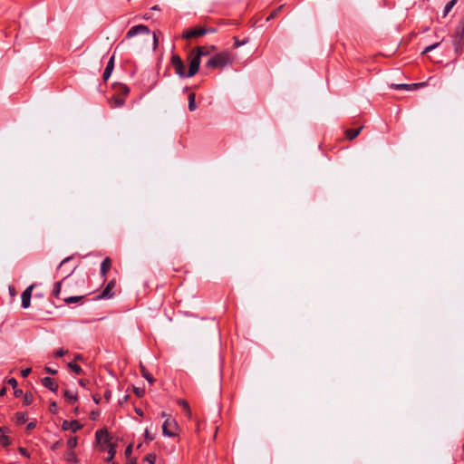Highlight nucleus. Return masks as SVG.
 Returning a JSON list of instances; mask_svg holds the SVG:
<instances>
[{"label":"nucleus","instance_id":"1","mask_svg":"<svg viewBox=\"0 0 464 464\" xmlns=\"http://www.w3.org/2000/svg\"><path fill=\"white\" fill-rule=\"evenodd\" d=\"M210 51L208 48L204 46H198L196 47L191 53H189L188 59L189 62L188 64V70L186 72L185 65L183 63V61L178 54H173L171 56V65L173 66L175 72L180 77V78H190L194 76L199 69L200 65V58L202 56L209 55Z\"/></svg>","mask_w":464,"mask_h":464},{"label":"nucleus","instance_id":"2","mask_svg":"<svg viewBox=\"0 0 464 464\" xmlns=\"http://www.w3.org/2000/svg\"><path fill=\"white\" fill-rule=\"evenodd\" d=\"M234 55L229 51H223L211 56L205 64L206 68L217 69L232 64Z\"/></svg>","mask_w":464,"mask_h":464},{"label":"nucleus","instance_id":"3","mask_svg":"<svg viewBox=\"0 0 464 464\" xmlns=\"http://www.w3.org/2000/svg\"><path fill=\"white\" fill-rule=\"evenodd\" d=\"M161 416L166 417V420L162 424L163 435L170 438L177 436L178 423L176 420L170 416H167L165 412H162Z\"/></svg>","mask_w":464,"mask_h":464},{"label":"nucleus","instance_id":"4","mask_svg":"<svg viewBox=\"0 0 464 464\" xmlns=\"http://www.w3.org/2000/svg\"><path fill=\"white\" fill-rule=\"evenodd\" d=\"M207 34L206 27L197 26L188 30H185L182 33V38L184 39H191L198 38Z\"/></svg>","mask_w":464,"mask_h":464},{"label":"nucleus","instance_id":"5","mask_svg":"<svg viewBox=\"0 0 464 464\" xmlns=\"http://www.w3.org/2000/svg\"><path fill=\"white\" fill-rule=\"evenodd\" d=\"M150 28L147 25L144 24H138L135 26H132L126 34V38L130 39L132 38L138 34H150Z\"/></svg>","mask_w":464,"mask_h":464},{"label":"nucleus","instance_id":"6","mask_svg":"<svg viewBox=\"0 0 464 464\" xmlns=\"http://www.w3.org/2000/svg\"><path fill=\"white\" fill-rule=\"evenodd\" d=\"M116 285L115 280H111L105 288L99 294L96 299H109L114 296V292H112L113 288Z\"/></svg>","mask_w":464,"mask_h":464},{"label":"nucleus","instance_id":"7","mask_svg":"<svg viewBox=\"0 0 464 464\" xmlns=\"http://www.w3.org/2000/svg\"><path fill=\"white\" fill-rule=\"evenodd\" d=\"M426 85V82H419V83H401V84H395L392 83L390 87L394 90H405V91H414L419 88L424 87Z\"/></svg>","mask_w":464,"mask_h":464},{"label":"nucleus","instance_id":"8","mask_svg":"<svg viewBox=\"0 0 464 464\" xmlns=\"http://www.w3.org/2000/svg\"><path fill=\"white\" fill-rule=\"evenodd\" d=\"M34 288V285H29L21 295L22 303L21 305L23 308L26 309L31 304V297H32V291Z\"/></svg>","mask_w":464,"mask_h":464},{"label":"nucleus","instance_id":"9","mask_svg":"<svg viewBox=\"0 0 464 464\" xmlns=\"http://www.w3.org/2000/svg\"><path fill=\"white\" fill-rule=\"evenodd\" d=\"M82 427L78 420H64L62 424L63 430H72V432L80 430Z\"/></svg>","mask_w":464,"mask_h":464},{"label":"nucleus","instance_id":"10","mask_svg":"<svg viewBox=\"0 0 464 464\" xmlns=\"http://www.w3.org/2000/svg\"><path fill=\"white\" fill-rule=\"evenodd\" d=\"M9 432V428L5 426L0 427V445L6 448L11 444L10 438L6 435Z\"/></svg>","mask_w":464,"mask_h":464},{"label":"nucleus","instance_id":"11","mask_svg":"<svg viewBox=\"0 0 464 464\" xmlns=\"http://www.w3.org/2000/svg\"><path fill=\"white\" fill-rule=\"evenodd\" d=\"M74 268L71 269L70 271L66 272V274L64 275V276L63 277V279L59 282H56L53 285V296H55L56 298H60V294H61V290H62V283L63 281L67 278L69 276H71L73 272Z\"/></svg>","mask_w":464,"mask_h":464},{"label":"nucleus","instance_id":"12","mask_svg":"<svg viewBox=\"0 0 464 464\" xmlns=\"http://www.w3.org/2000/svg\"><path fill=\"white\" fill-rule=\"evenodd\" d=\"M42 384L48 390L56 392L58 390V384L51 377H44L42 379Z\"/></svg>","mask_w":464,"mask_h":464},{"label":"nucleus","instance_id":"13","mask_svg":"<svg viewBox=\"0 0 464 464\" xmlns=\"http://www.w3.org/2000/svg\"><path fill=\"white\" fill-rule=\"evenodd\" d=\"M114 90L116 92L115 95H119L123 98H125L130 92V88L126 84H123V83L115 84Z\"/></svg>","mask_w":464,"mask_h":464},{"label":"nucleus","instance_id":"14","mask_svg":"<svg viewBox=\"0 0 464 464\" xmlns=\"http://www.w3.org/2000/svg\"><path fill=\"white\" fill-rule=\"evenodd\" d=\"M109 103H110V106L113 109H116V108H121L124 105L125 103V98L123 97H121L119 95H113L110 100H109Z\"/></svg>","mask_w":464,"mask_h":464},{"label":"nucleus","instance_id":"15","mask_svg":"<svg viewBox=\"0 0 464 464\" xmlns=\"http://www.w3.org/2000/svg\"><path fill=\"white\" fill-rule=\"evenodd\" d=\"M96 440L100 443H109L110 441V434L107 430H99L95 434Z\"/></svg>","mask_w":464,"mask_h":464},{"label":"nucleus","instance_id":"16","mask_svg":"<svg viewBox=\"0 0 464 464\" xmlns=\"http://www.w3.org/2000/svg\"><path fill=\"white\" fill-rule=\"evenodd\" d=\"M454 46L455 51L458 53H460L464 49V36L461 34H456L454 38Z\"/></svg>","mask_w":464,"mask_h":464},{"label":"nucleus","instance_id":"17","mask_svg":"<svg viewBox=\"0 0 464 464\" xmlns=\"http://www.w3.org/2000/svg\"><path fill=\"white\" fill-rule=\"evenodd\" d=\"M113 68H114V55H112L110 58V60H109V62H108V63L106 65V68H105V70L103 72L102 78H103L104 81H107L110 78V76H111V72L113 71Z\"/></svg>","mask_w":464,"mask_h":464},{"label":"nucleus","instance_id":"18","mask_svg":"<svg viewBox=\"0 0 464 464\" xmlns=\"http://www.w3.org/2000/svg\"><path fill=\"white\" fill-rule=\"evenodd\" d=\"M111 260L110 257H105L101 264V275L102 277H105L108 271L111 269Z\"/></svg>","mask_w":464,"mask_h":464},{"label":"nucleus","instance_id":"19","mask_svg":"<svg viewBox=\"0 0 464 464\" xmlns=\"http://www.w3.org/2000/svg\"><path fill=\"white\" fill-rule=\"evenodd\" d=\"M63 459L67 462H72V463H77L78 462V458H77L76 453L74 452V450H68V451L65 452V454L63 456Z\"/></svg>","mask_w":464,"mask_h":464},{"label":"nucleus","instance_id":"20","mask_svg":"<svg viewBox=\"0 0 464 464\" xmlns=\"http://www.w3.org/2000/svg\"><path fill=\"white\" fill-rule=\"evenodd\" d=\"M63 395H64L67 402L70 404H74L77 401L78 397H77L76 393H73L72 392H71L69 390H66L64 392Z\"/></svg>","mask_w":464,"mask_h":464},{"label":"nucleus","instance_id":"21","mask_svg":"<svg viewBox=\"0 0 464 464\" xmlns=\"http://www.w3.org/2000/svg\"><path fill=\"white\" fill-rule=\"evenodd\" d=\"M177 402H178V404H179L180 407H182V409H183L184 412L186 413V415H187L188 418H190V417H191V410H190V407H189V405H188V401H185V400L179 399V400H178V401H177Z\"/></svg>","mask_w":464,"mask_h":464},{"label":"nucleus","instance_id":"22","mask_svg":"<svg viewBox=\"0 0 464 464\" xmlns=\"http://www.w3.org/2000/svg\"><path fill=\"white\" fill-rule=\"evenodd\" d=\"M362 130V127H360L355 130H352V129L346 130V131H345L346 138L351 140L355 139L360 134Z\"/></svg>","mask_w":464,"mask_h":464},{"label":"nucleus","instance_id":"23","mask_svg":"<svg viewBox=\"0 0 464 464\" xmlns=\"http://www.w3.org/2000/svg\"><path fill=\"white\" fill-rule=\"evenodd\" d=\"M15 422L18 425L24 424L27 421V415L24 412L18 411L14 415Z\"/></svg>","mask_w":464,"mask_h":464},{"label":"nucleus","instance_id":"24","mask_svg":"<svg viewBox=\"0 0 464 464\" xmlns=\"http://www.w3.org/2000/svg\"><path fill=\"white\" fill-rule=\"evenodd\" d=\"M140 373L143 378H145L150 384H152L155 380L152 375L147 371V369L141 364L140 365Z\"/></svg>","mask_w":464,"mask_h":464},{"label":"nucleus","instance_id":"25","mask_svg":"<svg viewBox=\"0 0 464 464\" xmlns=\"http://www.w3.org/2000/svg\"><path fill=\"white\" fill-rule=\"evenodd\" d=\"M188 99V110L190 111H194L197 109L196 94L194 92L189 93Z\"/></svg>","mask_w":464,"mask_h":464},{"label":"nucleus","instance_id":"26","mask_svg":"<svg viewBox=\"0 0 464 464\" xmlns=\"http://www.w3.org/2000/svg\"><path fill=\"white\" fill-rule=\"evenodd\" d=\"M68 367L76 374L80 375L83 372L82 367L77 363L71 362L68 363Z\"/></svg>","mask_w":464,"mask_h":464},{"label":"nucleus","instance_id":"27","mask_svg":"<svg viewBox=\"0 0 464 464\" xmlns=\"http://www.w3.org/2000/svg\"><path fill=\"white\" fill-rule=\"evenodd\" d=\"M457 0H451L444 7L443 10V17H446L448 14L450 12V10L453 8V6L456 5Z\"/></svg>","mask_w":464,"mask_h":464},{"label":"nucleus","instance_id":"28","mask_svg":"<svg viewBox=\"0 0 464 464\" xmlns=\"http://www.w3.org/2000/svg\"><path fill=\"white\" fill-rule=\"evenodd\" d=\"M77 443H78V440H77V437H71L68 440H67V447H68V450H73L74 448H76L77 446Z\"/></svg>","mask_w":464,"mask_h":464},{"label":"nucleus","instance_id":"29","mask_svg":"<svg viewBox=\"0 0 464 464\" xmlns=\"http://www.w3.org/2000/svg\"><path fill=\"white\" fill-rule=\"evenodd\" d=\"M82 298H83L82 295H80V296H67V297H63V300L66 304H73V303H76V302H78L79 300H81Z\"/></svg>","mask_w":464,"mask_h":464},{"label":"nucleus","instance_id":"30","mask_svg":"<svg viewBox=\"0 0 464 464\" xmlns=\"http://www.w3.org/2000/svg\"><path fill=\"white\" fill-rule=\"evenodd\" d=\"M440 44V42H437L434 44H431L424 48V50L421 52V54H425L427 53L431 52L432 50L436 49Z\"/></svg>","mask_w":464,"mask_h":464},{"label":"nucleus","instance_id":"31","mask_svg":"<svg viewBox=\"0 0 464 464\" xmlns=\"http://www.w3.org/2000/svg\"><path fill=\"white\" fill-rule=\"evenodd\" d=\"M284 5H280L279 7H277L276 9H275L274 11L271 12V14L267 16L266 18V21H270L272 19H274L275 17L277 16V14H279V12L283 9Z\"/></svg>","mask_w":464,"mask_h":464},{"label":"nucleus","instance_id":"32","mask_svg":"<svg viewBox=\"0 0 464 464\" xmlns=\"http://www.w3.org/2000/svg\"><path fill=\"white\" fill-rule=\"evenodd\" d=\"M63 446V441L62 440H59L57 441H55L52 446H51V450L53 451H56L58 450L59 449H61L62 447Z\"/></svg>","mask_w":464,"mask_h":464},{"label":"nucleus","instance_id":"33","mask_svg":"<svg viewBox=\"0 0 464 464\" xmlns=\"http://www.w3.org/2000/svg\"><path fill=\"white\" fill-rule=\"evenodd\" d=\"M456 34H461L464 36V14L459 22V24L458 26V30H457Z\"/></svg>","mask_w":464,"mask_h":464},{"label":"nucleus","instance_id":"34","mask_svg":"<svg viewBox=\"0 0 464 464\" xmlns=\"http://www.w3.org/2000/svg\"><path fill=\"white\" fill-rule=\"evenodd\" d=\"M115 452L116 451H115L114 446L112 444H110V449H109V451H108L109 457L107 458L106 460L107 461H111L113 459V457L115 455Z\"/></svg>","mask_w":464,"mask_h":464},{"label":"nucleus","instance_id":"35","mask_svg":"<svg viewBox=\"0 0 464 464\" xmlns=\"http://www.w3.org/2000/svg\"><path fill=\"white\" fill-rule=\"evenodd\" d=\"M156 455L155 454H149L145 457V460L149 462V464H156Z\"/></svg>","mask_w":464,"mask_h":464},{"label":"nucleus","instance_id":"36","mask_svg":"<svg viewBox=\"0 0 464 464\" xmlns=\"http://www.w3.org/2000/svg\"><path fill=\"white\" fill-rule=\"evenodd\" d=\"M33 402V395L31 393H26L24 395V403L25 405H29Z\"/></svg>","mask_w":464,"mask_h":464},{"label":"nucleus","instance_id":"37","mask_svg":"<svg viewBox=\"0 0 464 464\" xmlns=\"http://www.w3.org/2000/svg\"><path fill=\"white\" fill-rule=\"evenodd\" d=\"M67 353H68L67 350H64V349L61 348V349H58L57 351H55L54 356L55 357H62L64 354H66Z\"/></svg>","mask_w":464,"mask_h":464},{"label":"nucleus","instance_id":"38","mask_svg":"<svg viewBox=\"0 0 464 464\" xmlns=\"http://www.w3.org/2000/svg\"><path fill=\"white\" fill-rule=\"evenodd\" d=\"M246 42V40L239 41L237 37H235L234 47L238 48L245 44Z\"/></svg>","mask_w":464,"mask_h":464},{"label":"nucleus","instance_id":"39","mask_svg":"<svg viewBox=\"0 0 464 464\" xmlns=\"http://www.w3.org/2000/svg\"><path fill=\"white\" fill-rule=\"evenodd\" d=\"M18 451L24 457L26 458H30V454L29 452L27 451V450L25 448H23V447H20L18 449Z\"/></svg>","mask_w":464,"mask_h":464},{"label":"nucleus","instance_id":"40","mask_svg":"<svg viewBox=\"0 0 464 464\" xmlns=\"http://www.w3.org/2000/svg\"><path fill=\"white\" fill-rule=\"evenodd\" d=\"M32 370L31 368H25V369H23L21 371V375L24 377V378H26L30 373H31Z\"/></svg>","mask_w":464,"mask_h":464},{"label":"nucleus","instance_id":"41","mask_svg":"<svg viewBox=\"0 0 464 464\" xmlns=\"http://www.w3.org/2000/svg\"><path fill=\"white\" fill-rule=\"evenodd\" d=\"M124 453L127 458H129L131 455V453H132V445L131 444L127 446Z\"/></svg>","mask_w":464,"mask_h":464},{"label":"nucleus","instance_id":"42","mask_svg":"<svg viewBox=\"0 0 464 464\" xmlns=\"http://www.w3.org/2000/svg\"><path fill=\"white\" fill-rule=\"evenodd\" d=\"M134 392L138 397H142L144 395V390L140 388H134Z\"/></svg>","mask_w":464,"mask_h":464},{"label":"nucleus","instance_id":"43","mask_svg":"<svg viewBox=\"0 0 464 464\" xmlns=\"http://www.w3.org/2000/svg\"><path fill=\"white\" fill-rule=\"evenodd\" d=\"M35 427H36V422H34V421H31V422H29V423L27 424V426H26V430H27V431H30V430H34Z\"/></svg>","mask_w":464,"mask_h":464},{"label":"nucleus","instance_id":"44","mask_svg":"<svg viewBox=\"0 0 464 464\" xmlns=\"http://www.w3.org/2000/svg\"><path fill=\"white\" fill-rule=\"evenodd\" d=\"M56 411H57V404H56L55 401H53L50 404V411L53 412V413H56Z\"/></svg>","mask_w":464,"mask_h":464},{"label":"nucleus","instance_id":"45","mask_svg":"<svg viewBox=\"0 0 464 464\" xmlns=\"http://www.w3.org/2000/svg\"><path fill=\"white\" fill-rule=\"evenodd\" d=\"M44 370H45V372H47L50 374H56L57 373V371L55 369H53V368L48 367V366H46L44 368Z\"/></svg>","mask_w":464,"mask_h":464},{"label":"nucleus","instance_id":"46","mask_svg":"<svg viewBox=\"0 0 464 464\" xmlns=\"http://www.w3.org/2000/svg\"><path fill=\"white\" fill-rule=\"evenodd\" d=\"M8 383L13 387L15 388L17 386V381L14 378H11L8 380Z\"/></svg>","mask_w":464,"mask_h":464},{"label":"nucleus","instance_id":"47","mask_svg":"<svg viewBox=\"0 0 464 464\" xmlns=\"http://www.w3.org/2000/svg\"><path fill=\"white\" fill-rule=\"evenodd\" d=\"M70 260V257H66L64 258L61 263H60V266L58 267V269H61L68 261Z\"/></svg>","mask_w":464,"mask_h":464},{"label":"nucleus","instance_id":"48","mask_svg":"<svg viewBox=\"0 0 464 464\" xmlns=\"http://www.w3.org/2000/svg\"><path fill=\"white\" fill-rule=\"evenodd\" d=\"M92 399L96 404H99L101 401V397L99 395H93Z\"/></svg>","mask_w":464,"mask_h":464},{"label":"nucleus","instance_id":"49","mask_svg":"<svg viewBox=\"0 0 464 464\" xmlns=\"http://www.w3.org/2000/svg\"><path fill=\"white\" fill-rule=\"evenodd\" d=\"M206 31H207V34H208V33L213 34L216 32V28H213V27L206 28Z\"/></svg>","mask_w":464,"mask_h":464},{"label":"nucleus","instance_id":"50","mask_svg":"<svg viewBox=\"0 0 464 464\" xmlns=\"http://www.w3.org/2000/svg\"><path fill=\"white\" fill-rule=\"evenodd\" d=\"M145 437H146V439H147V440H153V437H151V436L149 434V431H148V430H146V431H145Z\"/></svg>","mask_w":464,"mask_h":464},{"label":"nucleus","instance_id":"51","mask_svg":"<svg viewBox=\"0 0 464 464\" xmlns=\"http://www.w3.org/2000/svg\"><path fill=\"white\" fill-rule=\"evenodd\" d=\"M104 396H105L106 400H107V401H109V400H110V398H111V392H110V391H107V392H105Z\"/></svg>","mask_w":464,"mask_h":464},{"label":"nucleus","instance_id":"52","mask_svg":"<svg viewBox=\"0 0 464 464\" xmlns=\"http://www.w3.org/2000/svg\"><path fill=\"white\" fill-rule=\"evenodd\" d=\"M153 41H154V46L156 47L157 44H158V39H157V36H156L155 33L153 34Z\"/></svg>","mask_w":464,"mask_h":464},{"label":"nucleus","instance_id":"53","mask_svg":"<svg viewBox=\"0 0 464 464\" xmlns=\"http://www.w3.org/2000/svg\"><path fill=\"white\" fill-rule=\"evenodd\" d=\"M6 392V389L4 387L0 390V396H3Z\"/></svg>","mask_w":464,"mask_h":464},{"label":"nucleus","instance_id":"54","mask_svg":"<svg viewBox=\"0 0 464 464\" xmlns=\"http://www.w3.org/2000/svg\"><path fill=\"white\" fill-rule=\"evenodd\" d=\"M79 383H80V385H82L83 387L85 386V381L84 380H80Z\"/></svg>","mask_w":464,"mask_h":464},{"label":"nucleus","instance_id":"55","mask_svg":"<svg viewBox=\"0 0 464 464\" xmlns=\"http://www.w3.org/2000/svg\"><path fill=\"white\" fill-rule=\"evenodd\" d=\"M143 18L148 20L150 18V15L149 14H144Z\"/></svg>","mask_w":464,"mask_h":464},{"label":"nucleus","instance_id":"56","mask_svg":"<svg viewBox=\"0 0 464 464\" xmlns=\"http://www.w3.org/2000/svg\"><path fill=\"white\" fill-rule=\"evenodd\" d=\"M127 464H137V462L135 459H131Z\"/></svg>","mask_w":464,"mask_h":464},{"label":"nucleus","instance_id":"57","mask_svg":"<svg viewBox=\"0 0 464 464\" xmlns=\"http://www.w3.org/2000/svg\"><path fill=\"white\" fill-rule=\"evenodd\" d=\"M19 393H22V391H21V390H18V391H15V392H14V394H15V395H18Z\"/></svg>","mask_w":464,"mask_h":464},{"label":"nucleus","instance_id":"58","mask_svg":"<svg viewBox=\"0 0 464 464\" xmlns=\"http://www.w3.org/2000/svg\"><path fill=\"white\" fill-rule=\"evenodd\" d=\"M136 412L139 414V415H142V411L140 410H136Z\"/></svg>","mask_w":464,"mask_h":464},{"label":"nucleus","instance_id":"59","mask_svg":"<svg viewBox=\"0 0 464 464\" xmlns=\"http://www.w3.org/2000/svg\"><path fill=\"white\" fill-rule=\"evenodd\" d=\"M80 359H82V356L81 355H77L76 356V360H80Z\"/></svg>","mask_w":464,"mask_h":464},{"label":"nucleus","instance_id":"60","mask_svg":"<svg viewBox=\"0 0 464 464\" xmlns=\"http://www.w3.org/2000/svg\"><path fill=\"white\" fill-rule=\"evenodd\" d=\"M92 420H95V414H94V412H92Z\"/></svg>","mask_w":464,"mask_h":464},{"label":"nucleus","instance_id":"61","mask_svg":"<svg viewBox=\"0 0 464 464\" xmlns=\"http://www.w3.org/2000/svg\"><path fill=\"white\" fill-rule=\"evenodd\" d=\"M92 420H95V414H94V412H92Z\"/></svg>","mask_w":464,"mask_h":464},{"label":"nucleus","instance_id":"62","mask_svg":"<svg viewBox=\"0 0 464 464\" xmlns=\"http://www.w3.org/2000/svg\"><path fill=\"white\" fill-rule=\"evenodd\" d=\"M92 420H95V414H94V412H92Z\"/></svg>","mask_w":464,"mask_h":464},{"label":"nucleus","instance_id":"63","mask_svg":"<svg viewBox=\"0 0 464 464\" xmlns=\"http://www.w3.org/2000/svg\"><path fill=\"white\" fill-rule=\"evenodd\" d=\"M152 9H153V10H158V6H157V5H155V6H153V7H152Z\"/></svg>","mask_w":464,"mask_h":464},{"label":"nucleus","instance_id":"64","mask_svg":"<svg viewBox=\"0 0 464 464\" xmlns=\"http://www.w3.org/2000/svg\"><path fill=\"white\" fill-rule=\"evenodd\" d=\"M463 451H464V443H463Z\"/></svg>","mask_w":464,"mask_h":464}]
</instances>
